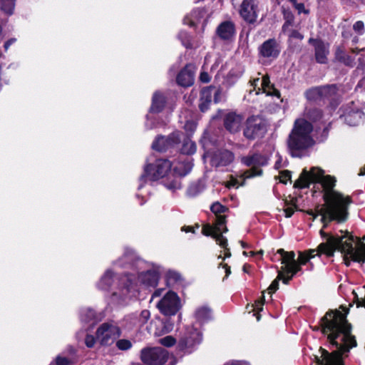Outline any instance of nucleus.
Returning <instances> with one entry per match:
<instances>
[{
    "label": "nucleus",
    "instance_id": "49530a36",
    "mask_svg": "<svg viewBox=\"0 0 365 365\" xmlns=\"http://www.w3.org/2000/svg\"><path fill=\"white\" fill-rule=\"evenodd\" d=\"M116 346L120 350H128L131 348L132 344L128 339H120L116 342Z\"/></svg>",
    "mask_w": 365,
    "mask_h": 365
},
{
    "label": "nucleus",
    "instance_id": "4d7b16f0",
    "mask_svg": "<svg viewBox=\"0 0 365 365\" xmlns=\"http://www.w3.org/2000/svg\"><path fill=\"white\" fill-rule=\"evenodd\" d=\"M240 185H242V182H239L237 179L233 178L226 183V186L229 188L232 187H238Z\"/></svg>",
    "mask_w": 365,
    "mask_h": 365
},
{
    "label": "nucleus",
    "instance_id": "680f3d73",
    "mask_svg": "<svg viewBox=\"0 0 365 365\" xmlns=\"http://www.w3.org/2000/svg\"><path fill=\"white\" fill-rule=\"evenodd\" d=\"M294 6L299 14L307 13V11L304 9V6L303 4H297Z\"/></svg>",
    "mask_w": 365,
    "mask_h": 365
},
{
    "label": "nucleus",
    "instance_id": "c9c22d12",
    "mask_svg": "<svg viewBox=\"0 0 365 365\" xmlns=\"http://www.w3.org/2000/svg\"><path fill=\"white\" fill-rule=\"evenodd\" d=\"M332 90H334V87L332 86L324 88H316L308 91L307 96L309 99H315L318 96L325 94Z\"/></svg>",
    "mask_w": 365,
    "mask_h": 365
},
{
    "label": "nucleus",
    "instance_id": "a18cd8bd",
    "mask_svg": "<svg viewBox=\"0 0 365 365\" xmlns=\"http://www.w3.org/2000/svg\"><path fill=\"white\" fill-rule=\"evenodd\" d=\"M138 315V322H140V327H142L145 324H146L150 317V313L149 310H148V309H144V310L141 311V312Z\"/></svg>",
    "mask_w": 365,
    "mask_h": 365
},
{
    "label": "nucleus",
    "instance_id": "ea45409f",
    "mask_svg": "<svg viewBox=\"0 0 365 365\" xmlns=\"http://www.w3.org/2000/svg\"><path fill=\"white\" fill-rule=\"evenodd\" d=\"M0 9L6 14H11L14 9V0H0Z\"/></svg>",
    "mask_w": 365,
    "mask_h": 365
},
{
    "label": "nucleus",
    "instance_id": "c756f323",
    "mask_svg": "<svg viewBox=\"0 0 365 365\" xmlns=\"http://www.w3.org/2000/svg\"><path fill=\"white\" fill-rule=\"evenodd\" d=\"M165 105V97L161 93L156 92L153 97L152 106L150 111L158 113L162 110Z\"/></svg>",
    "mask_w": 365,
    "mask_h": 365
},
{
    "label": "nucleus",
    "instance_id": "69168bd1",
    "mask_svg": "<svg viewBox=\"0 0 365 365\" xmlns=\"http://www.w3.org/2000/svg\"><path fill=\"white\" fill-rule=\"evenodd\" d=\"M163 290H164L163 289H156L152 295V299H153L155 297H160L162 294Z\"/></svg>",
    "mask_w": 365,
    "mask_h": 365
},
{
    "label": "nucleus",
    "instance_id": "ddd939ff",
    "mask_svg": "<svg viewBox=\"0 0 365 365\" xmlns=\"http://www.w3.org/2000/svg\"><path fill=\"white\" fill-rule=\"evenodd\" d=\"M242 161L245 165L252 167L250 170L243 174L244 179L260 175L262 174V170L259 168L258 166L264 165L267 163V159L260 155H255L250 158H245Z\"/></svg>",
    "mask_w": 365,
    "mask_h": 365
},
{
    "label": "nucleus",
    "instance_id": "bb28decb",
    "mask_svg": "<svg viewBox=\"0 0 365 365\" xmlns=\"http://www.w3.org/2000/svg\"><path fill=\"white\" fill-rule=\"evenodd\" d=\"M364 115V113L360 110L351 111L346 115L345 120L349 125L356 126L363 121Z\"/></svg>",
    "mask_w": 365,
    "mask_h": 365
},
{
    "label": "nucleus",
    "instance_id": "423d86ee",
    "mask_svg": "<svg viewBox=\"0 0 365 365\" xmlns=\"http://www.w3.org/2000/svg\"><path fill=\"white\" fill-rule=\"evenodd\" d=\"M202 334L192 327H187L178 343V349L184 353L190 354L202 342Z\"/></svg>",
    "mask_w": 365,
    "mask_h": 365
},
{
    "label": "nucleus",
    "instance_id": "09e8293b",
    "mask_svg": "<svg viewBox=\"0 0 365 365\" xmlns=\"http://www.w3.org/2000/svg\"><path fill=\"white\" fill-rule=\"evenodd\" d=\"M167 277L169 281H173V282H178L181 279L180 274L174 271H169L167 273Z\"/></svg>",
    "mask_w": 365,
    "mask_h": 365
},
{
    "label": "nucleus",
    "instance_id": "13d9d810",
    "mask_svg": "<svg viewBox=\"0 0 365 365\" xmlns=\"http://www.w3.org/2000/svg\"><path fill=\"white\" fill-rule=\"evenodd\" d=\"M200 79L203 83H208L210 80V77L207 72L203 71L200 73Z\"/></svg>",
    "mask_w": 365,
    "mask_h": 365
},
{
    "label": "nucleus",
    "instance_id": "e2e57ef3",
    "mask_svg": "<svg viewBox=\"0 0 365 365\" xmlns=\"http://www.w3.org/2000/svg\"><path fill=\"white\" fill-rule=\"evenodd\" d=\"M182 36H185V37H187V34H185V33H180V38L182 39V41L183 45H184L185 47H187V48H188V47L191 46V44H190V43L189 42V41H185L182 39Z\"/></svg>",
    "mask_w": 365,
    "mask_h": 365
},
{
    "label": "nucleus",
    "instance_id": "de8ad7c7",
    "mask_svg": "<svg viewBox=\"0 0 365 365\" xmlns=\"http://www.w3.org/2000/svg\"><path fill=\"white\" fill-rule=\"evenodd\" d=\"M306 115L309 120L315 121L321 118L322 113L319 110L315 109L307 112Z\"/></svg>",
    "mask_w": 365,
    "mask_h": 365
},
{
    "label": "nucleus",
    "instance_id": "c03bdc74",
    "mask_svg": "<svg viewBox=\"0 0 365 365\" xmlns=\"http://www.w3.org/2000/svg\"><path fill=\"white\" fill-rule=\"evenodd\" d=\"M159 343L165 346L170 347L176 343L175 339L172 336H166L159 339Z\"/></svg>",
    "mask_w": 365,
    "mask_h": 365
},
{
    "label": "nucleus",
    "instance_id": "6e6d98bb",
    "mask_svg": "<svg viewBox=\"0 0 365 365\" xmlns=\"http://www.w3.org/2000/svg\"><path fill=\"white\" fill-rule=\"evenodd\" d=\"M264 302V297H261L258 300H257L254 305V309L257 311H262L263 309V305Z\"/></svg>",
    "mask_w": 365,
    "mask_h": 365
},
{
    "label": "nucleus",
    "instance_id": "8fccbe9b",
    "mask_svg": "<svg viewBox=\"0 0 365 365\" xmlns=\"http://www.w3.org/2000/svg\"><path fill=\"white\" fill-rule=\"evenodd\" d=\"M279 181L282 183H287L291 179V174L289 171L284 170L280 173L279 176Z\"/></svg>",
    "mask_w": 365,
    "mask_h": 365
},
{
    "label": "nucleus",
    "instance_id": "37998d69",
    "mask_svg": "<svg viewBox=\"0 0 365 365\" xmlns=\"http://www.w3.org/2000/svg\"><path fill=\"white\" fill-rule=\"evenodd\" d=\"M283 271L287 274H291L292 277L297 273L300 269V264L296 260L288 266L282 267Z\"/></svg>",
    "mask_w": 365,
    "mask_h": 365
},
{
    "label": "nucleus",
    "instance_id": "f704fd0d",
    "mask_svg": "<svg viewBox=\"0 0 365 365\" xmlns=\"http://www.w3.org/2000/svg\"><path fill=\"white\" fill-rule=\"evenodd\" d=\"M203 17V14L200 11H193L190 15L187 16L184 19V24L189 26H195Z\"/></svg>",
    "mask_w": 365,
    "mask_h": 365
},
{
    "label": "nucleus",
    "instance_id": "2f4dec72",
    "mask_svg": "<svg viewBox=\"0 0 365 365\" xmlns=\"http://www.w3.org/2000/svg\"><path fill=\"white\" fill-rule=\"evenodd\" d=\"M298 199L292 196H289L285 200L286 207L284 210L285 216L289 217L292 216L294 211L297 209Z\"/></svg>",
    "mask_w": 365,
    "mask_h": 365
},
{
    "label": "nucleus",
    "instance_id": "6e6552de",
    "mask_svg": "<svg viewBox=\"0 0 365 365\" xmlns=\"http://www.w3.org/2000/svg\"><path fill=\"white\" fill-rule=\"evenodd\" d=\"M168 357V351L161 347H145L140 351L142 361L148 365H163Z\"/></svg>",
    "mask_w": 365,
    "mask_h": 365
},
{
    "label": "nucleus",
    "instance_id": "4be33fe9",
    "mask_svg": "<svg viewBox=\"0 0 365 365\" xmlns=\"http://www.w3.org/2000/svg\"><path fill=\"white\" fill-rule=\"evenodd\" d=\"M194 68L191 65L186 66L178 74L177 82L182 86H190L193 83Z\"/></svg>",
    "mask_w": 365,
    "mask_h": 365
},
{
    "label": "nucleus",
    "instance_id": "7ed1b4c3",
    "mask_svg": "<svg viewBox=\"0 0 365 365\" xmlns=\"http://www.w3.org/2000/svg\"><path fill=\"white\" fill-rule=\"evenodd\" d=\"M340 233V235H328L324 232V230H320L321 235L327 238V243H321V251H324L327 257L334 256L336 250L339 251L343 255L346 266H350L351 261L364 263V254L355 247L359 240L358 237L350 234L347 230L346 232L341 230Z\"/></svg>",
    "mask_w": 365,
    "mask_h": 365
},
{
    "label": "nucleus",
    "instance_id": "2eb2a0df",
    "mask_svg": "<svg viewBox=\"0 0 365 365\" xmlns=\"http://www.w3.org/2000/svg\"><path fill=\"white\" fill-rule=\"evenodd\" d=\"M241 16L247 22L252 23L257 19V9L254 0H244L240 9Z\"/></svg>",
    "mask_w": 365,
    "mask_h": 365
},
{
    "label": "nucleus",
    "instance_id": "4468645a",
    "mask_svg": "<svg viewBox=\"0 0 365 365\" xmlns=\"http://www.w3.org/2000/svg\"><path fill=\"white\" fill-rule=\"evenodd\" d=\"M213 93L215 95V101L218 102L220 101L219 96L220 94V91L219 89H217L216 88L212 86L202 89L201 92L200 103V108L202 112L205 111L207 109L209 104L211 103L212 95Z\"/></svg>",
    "mask_w": 365,
    "mask_h": 365
},
{
    "label": "nucleus",
    "instance_id": "bf43d9fd",
    "mask_svg": "<svg viewBox=\"0 0 365 365\" xmlns=\"http://www.w3.org/2000/svg\"><path fill=\"white\" fill-rule=\"evenodd\" d=\"M289 36L291 39L297 38L302 40L303 38V36L296 31H292Z\"/></svg>",
    "mask_w": 365,
    "mask_h": 365
},
{
    "label": "nucleus",
    "instance_id": "473e14b6",
    "mask_svg": "<svg viewBox=\"0 0 365 365\" xmlns=\"http://www.w3.org/2000/svg\"><path fill=\"white\" fill-rule=\"evenodd\" d=\"M277 253L281 256V262L284 266H288L295 261V253L293 251L287 252L284 249H279Z\"/></svg>",
    "mask_w": 365,
    "mask_h": 365
},
{
    "label": "nucleus",
    "instance_id": "338daca9",
    "mask_svg": "<svg viewBox=\"0 0 365 365\" xmlns=\"http://www.w3.org/2000/svg\"><path fill=\"white\" fill-rule=\"evenodd\" d=\"M15 41V39H10L8 41H6L4 44V48L6 50H7L9 48V47L10 46V45L11 43H13Z\"/></svg>",
    "mask_w": 365,
    "mask_h": 365
},
{
    "label": "nucleus",
    "instance_id": "f3484780",
    "mask_svg": "<svg viewBox=\"0 0 365 365\" xmlns=\"http://www.w3.org/2000/svg\"><path fill=\"white\" fill-rule=\"evenodd\" d=\"M220 230H202V235L205 236H210L213 239L215 240L216 242L222 248L225 249V257H230L231 256V252L230 250L227 247V239L222 235V234L218 231Z\"/></svg>",
    "mask_w": 365,
    "mask_h": 365
},
{
    "label": "nucleus",
    "instance_id": "0e129e2a",
    "mask_svg": "<svg viewBox=\"0 0 365 365\" xmlns=\"http://www.w3.org/2000/svg\"><path fill=\"white\" fill-rule=\"evenodd\" d=\"M227 365H250L247 362L244 361H234L230 364H227Z\"/></svg>",
    "mask_w": 365,
    "mask_h": 365
},
{
    "label": "nucleus",
    "instance_id": "c85d7f7f",
    "mask_svg": "<svg viewBox=\"0 0 365 365\" xmlns=\"http://www.w3.org/2000/svg\"><path fill=\"white\" fill-rule=\"evenodd\" d=\"M211 309L206 306L197 308L195 312L196 319L201 323L207 322L211 319Z\"/></svg>",
    "mask_w": 365,
    "mask_h": 365
},
{
    "label": "nucleus",
    "instance_id": "603ef678",
    "mask_svg": "<svg viewBox=\"0 0 365 365\" xmlns=\"http://www.w3.org/2000/svg\"><path fill=\"white\" fill-rule=\"evenodd\" d=\"M195 128H196V124L193 121H187L184 125L185 130L188 133H192L195 130Z\"/></svg>",
    "mask_w": 365,
    "mask_h": 365
},
{
    "label": "nucleus",
    "instance_id": "5fc2aeb1",
    "mask_svg": "<svg viewBox=\"0 0 365 365\" xmlns=\"http://www.w3.org/2000/svg\"><path fill=\"white\" fill-rule=\"evenodd\" d=\"M56 365H69L71 361L66 357L57 356L56 359Z\"/></svg>",
    "mask_w": 365,
    "mask_h": 365
},
{
    "label": "nucleus",
    "instance_id": "79ce46f5",
    "mask_svg": "<svg viewBox=\"0 0 365 365\" xmlns=\"http://www.w3.org/2000/svg\"><path fill=\"white\" fill-rule=\"evenodd\" d=\"M95 312L89 308L83 309L81 312V320L84 322H89L95 318Z\"/></svg>",
    "mask_w": 365,
    "mask_h": 365
},
{
    "label": "nucleus",
    "instance_id": "1a4fd4ad",
    "mask_svg": "<svg viewBox=\"0 0 365 365\" xmlns=\"http://www.w3.org/2000/svg\"><path fill=\"white\" fill-rule=\"evenodd\" d=\"M156 306L163 315L174 316L181 307L180 299L175 292L169 291L158 301Z\"/></svg>",
    "mask_w": 365,
    "mask_h": 365
},
{
    "label": "nucleus",
    "instance_id": "393cba45",
    "mask_svg": "<svg viewBox=\"0 0 365 365\" xmlns=\"http://www.w3.org/2000/svg\"><path fill=\"white\" fill-rule=\"evenodd\" d=\"M138 279L140 282L148 287H155L158 284L159 276L155 271H147L138 274Z\"/></svg>",
    "mask_w": 365,
    "mask_h": 365
},
{
    "label": "nucleus",
    "instance_id": "20e7f679",
    "mask_svg": "<svg viewBox=\"0 0 365 365\" xmlns=\"http://www.w3.org/2000/svg\"><path fill=\"white\" fill-rule=\"evenodd\" d=\"M312 131L313 126L307 119L300 118L294 121L287 140V145L292 156H299L300 151L314 145Z\"/></svg>",
    "mask_w": 365,
    "mask_h": 365
},
{
    "label": "nucleus",
    "instance_id": "dca6fc26",
    "mask_svg": "<svg viewBox=\"0 0 365 365\" xmlns=\"http://www.w3.org/2000/svg\"><path fill=\"white\" fill-rule=\"evenodd\" d=\"M310 43H312L315 48V57L317 62L324 63L327 62V55L329 54V44L325 43L321 40L310 38Z\"/></svg>",
    "mask_w": 365,
    "mask_h": 365
},
{
    "label": "nucleus",
    "instance_id": "3c124183",
    "mask_svg": "<svg viewBox=\"0 0 365 365\" xmlns=\"http://www.w3.org/2000/svg\"><path fill=\"white\" fill-rule=\"evenodd\" d=\"M85 344L87 347L92 348L96 344V338L92 335H87L85 339Z\"/></svg>",
    "mask_w": 365,
    "mask_h": 365
},
{
    "label": "nucleus",
    "instance_id": "58836bf2",
    "mask_svg": "<svg viewBox=\"0 0 365 365\" xmlns=\"http://www.w3.org/2000/svg\"><path fill=\"white\" fill-rule=\"evenodd\" d=\"M336 58L338 61L342 62L345 65L351 66L353 63V59L348 55H346L344 51L338 48L336 51Z\"/></svg>",
    "mask_w": 365,
    "mask_h": 365
},
{
    "label": "nucleus",
    "instance_id": "cd10ccee",
    "mask_svg": "<svg viewBox=\"0 0 365 365\" xmlns=\"http://www.w3.org/2000/svg\"><path fill=\"white\" fill-rule=\"evenodd\" d=\"M211 210L216 215V222L217 225H223L225 222V217L221 215L226 210V207L219 202L213 203L211 206Z\"/></svg>",
    "mask_w": 365,
    "mask_h": 365
},
{
    "label": "nucleus",
    "instance_id": "0eeeda50",
    "mask_svg": "<svg viewBox=\"0 0 365 365\" xmlns=\"http://www.w3.org/2000/svg\"><path fill=\"white\" fill-rule=\"evenodd\" d=\"M171 163L167 160H158L153 165H147L144 168V173L141 175V182L154 181L165 177L170 170Z\"/></svg>",
    "mask_w": 365,
    "mask_h": 365
},
{
    "label": "nucleus",
    "instance_id": "6ab92c4d",
    "mask_svg": "<svg viewBox=\"0 0 365 365\" xmlns=\"http://www.w3.org/2000/svg\"><path fill=\"white\" fill-rule=\"evenodd\" d=\"M216 33L221 39L230 40L235 34V25L232 21H224L217 26Z\"/></svg>",
    "mask_w": 365,
    "mask_h": 365
},
{
    "label": "nucleus",
    "instance_id": "4c0bfd02",
    "mask_svg": "<svg viewBox=\"0 0 365 365\" xmlns=\"http://www.w3.org/2000/svg\"><path fill=\"white\" fill-rule=\"evenodd\" d=\"M123 322L125 325L128 329H131L134 327H140V322H138V315L137 313H132L126 315L123 319Z\"/></svg>",
    "mask_w": 365,
    "mask_h": 365
},
{
    "label": "nucleus",
    "instance_id": "f257e3e1",
    "mask_svg": "<svg viewBox=\"0 0 365 365\" xmlns=\"http://www.w3.org/2000/svg\"><path fill=\"white\" fill-rule=\"evenodd\" d=\"M336 180L331 175H325L323 170L318 167L312 168L309 171L304 169L294 186L299 188L308 187L312 182H320L324 193V204L314 214L311 212L314 220L322 223V227L329 225L328 222L336 220L344 222L348 218V206L351 202L349 196L333 190Z\"/></svg>",
    "mask_w": 365,
    "mask_h": 365
},
{
    "label": "nucleus",
    "instance_id": "b1692460",
    "mask_svg": "<svg viewBox=\"0 0 365 365\" xmlns=\"http://www.w3.org/2000/svg\"><path fill=\"white\" fill-rule=\"evenodd\" d=\"M139 259L134 250L125 248L123 255L118 260L117 264L122 267H126L133 265Z\"/></svg>",
    "mask_w": 365,
    "mask_h": 365
},
{
    "label": "nucleus",
    "instance_id": "7c9ffc66",
    "mask_svg": "<svg viewBox=\"0 0 365 365\" xmlns=\"http://www.w3.org/2000/svg\"><path fill=\"white\" fill-rule=\"evenodd\" d=\"M192 164L189 162H178L173 168V172L178 176L187 175L192 169Z\"/></svg>",
    "mask_w": 365,
    "mask_h": 365
},
{
    "label": "nucleus",
    "instance_id": "9b49d317",
    "mask_svg": "<svg viewBox=\"0 0 365 365\" xmlns=\"http://www.w3.org/2000/svg\"><path fill=\"white\" fill-rule=\"evenodd\" d=\"M252 89L250 90V93L255 92V95H258L261 91L267 96H275L279 97V92L270 85L269 78L267 76H264L262 78H255L251 82Z\"/></svg>",
    "mask_w": 365,
    "mask_h": 365
},
{
    "label": "nucleus",
    "instance_id": "864d4df0",
    "mask_svg": "<svg viewBox=\"0 0 365 365\" xmlns=\"http://www.w3.org/2000/svg\"><path fill=\"white\" fill-rule=\"evenodd\" d=\"M353 29L355 31L358 32L359 34H361L364 29V23L361 21H356L354 24Z\"/></svg>",
    "mask_w": 365,
    "mask_h": 365
},
{
    "label": "nucleus",
    "instance_id": "e433bc0d",
    "mask_svg": "<svg viewBox=\"0 0 365 365\" xmlns=\"http://www.w3.org/2000/svg\"><path fill=\"white\" fill-rule=\"evenodd\" d=\"M174 328V324L169 319L163 320L160 324V328H158L156 334L163 335L170 332Z\"/></svg>",
    "mask_w": 365,
    "mask_h": 365
},
{
    "label": "nucleus",
    "instance_id": "052dcab7",
    "mask_svg": "<svg viewBox=\"0 0 365 365\" xmlns=\"http://www.w3.org/2000/svg\"><path fill=\"white\" fill-rule=\"evenodd\" d=\"M168 187L170 190H176L180 188V183L178 180H175L172 184L168 185Z\"/></svg>",
    "mask_w": 365,
    "mask_h": 365
},
{
    "label": "nucleus",
    "instance_id": "a19ab883",
    "mask_svg": "<svg viewBox=\"0 0 365 365\" xmlns=\"http://www.w3.org/2000/svg\"><path fill=\"white\" fill-rule=\"evenodd\" d=\"M196 151L195 143L190 139H186L182 145V152L186 155H192Z\"/></svg>",
    "mask_w": 365,
    "mask_h": 365
},
{
    "label": "nucleus",
    "instance_id": "39448f33",
    "mask_svg": "<svg viewBox=\"0 0 365 365\" xmlns=\"http://www.w3.org/2000/svg\"><path fill=\"white\" fill-rule=\"evenodd\" d=\"M135 279L134 274H125L120 277H116L110 270H108L101 278L98 287L101 289L108 290L113 283H117L118 291L112 293L110 300L114 304H123L128 297Z\"/></svg>",
    "mask_w": 365,
    "mask_h": 365
},
{
    "label": "nucleus",
    "instance_id": "72a5a7b5",
    "mask_svg": "<svg viewBox=\"0 0 365 365\" xmlns=\"http://www.w3.org/2000/svg\"><path fill=\"white\" fill-rule=\"evenodd\" d=\"M282 279L283 283L287 284L291 279L292 276L285 277L282 272H279L277 277L271 283L268 290L269 294L274 293L279 288V281Z\"/></svg>",
    "mask_w": 365,
    "mask_h": 365
},
{
    "label": "nucleus",
    "instance_id": "a878e982",
    "mask_svg": "<svg viewBox=\"0 0 365 365\" xmlns=\"http://www.w3.org/2000/svg\"><path fill=\"white\" fill-rule=\"evenodd\" d=\"M321 244L317 249L309 250L307 252H299L298 261L299 264H305L310 259L314 257L316 255L320 256L322 253L324 254V251H321Z\"/></svg>",
    "mask_w": 365,
    "mask_h": 365
},
{
    "label": "nucleus",
    "instance_id": "412c9836",
    "mask_svg": "<svg viewBox=\"0 0 365 365\" xmlns=\"http://www.w3.org/2000/svg\"><path fill=\"white\" fill-rule=\"evenodd\" d=\"M260 54L265 58H276L279 51L274 40H267L259 48Z\"/></svg>",
    "mask_w": 365,
    "mask_h": 365
},
{
    "label": "nucleus",
    "instance_id": "9d476101",
    "mask_svg": "<svg viewBox=\"0 0 365 365\" xmlns=\"http://www.w3.org/2000/svg\"><path fill=\"white\" fill-rule=\"evenodd\" d=\"M121 331L116 324L113 322H105L97 329L96 339L102 345L112 344L120 336Z\"/></svg>",
    "mask_w": 365,
    "mask_h": 365
},
{
    "label": "nucleus",
    "instance_id": "774afa93",
    "mask_svg": "<svg viewBox=\"0 0 365 365\" xmlns=\"http://www.w3.org/2000/svg\"><path fill=\"white\" fill-rule=\"evenodd\" d=\"M357 307H365V299L360 301L359 299H357Z\"/></svg>",
    "mask_w": 365,
    "mask_h": 365
},
{
    "label": "nucleus",
    "instance_id": "f03ea898",
    "mask_svg": "<svg viewBox=\"0 0 365 365\" xmlns=\"http://www.w3.org/2000/svg\"><path fill=\"white\" fill-rule=\"evenodd\" d=\"M322 331L328 334V339L336 350L329 353L322 350V359L317 358L319 365H344L342 354L356 346L355 336L351 334V325L339 311H329L322 318Z\"/></svg>",
    "mask_w": 365,
    "mask_h": 365
},
{
    "label": "nucleus",
    "instance_id": "a211bd4d",
    "mask_svg": "<svg viewBox=\"0 0 365 365\" xmlns=\"http://www.w3.org/2000/svg\"><path fill=\"white\" fill-rule=\"evenodd\" d=\"M234 159L232 153L228 150H220L215 153L211 159L212 165L216 167L226 166Z\"/></svg>",
    "mask_w": 365,
    "mask_h": 365
},
{
    "label": "nucleus",
    "instance_id": "5701e85b",
    "mask_svg": "<svg viewBox=\"0 0 365 365\" xmlns=\"http://www.w3.org/2000/svg\"><path fill=\"white\" fill-rule=\"evenodd\" d=\"M243 118L240 115L230 113L227 115L225 121L226 128L232 133L240 130Z\"/></svg>",
    "mask_w": 365,
    "mask_h": 365
},
{
    "label": "nucleus",
    "instance_id": "f8f14e48",
    "mask_svg": "<svg viewBox=\"0 0 365 365\" xmlns=\"http://www.w3.org/2000/svg\"><path fill=\"white\" fill-rule=\"evenodd\" d=\"M264 131L265 124L262 119L257 116H252L247 121L244 135L248 139H254L262 135Z\"/></svg>",
    "mask_w": 365,
    "mask_h": 365
},
{
    "label": "nucleus",
    "instance_id": "aec40b11",
    "mask_svg": "<svg viewBox=\"0 0 365 365\" xmlns=\"http://www.w3.org/2000/svg\"><path fill=\"white\" fill-rule=\"evenodd\" d=\"M179 142L178 133H174L170 138L158 137L152 145L153 149L158 151H163L168 146L173 145Z\"/></svg>",
    "mask_w": 365,
    "mask_h": 365
}]
</instances>
